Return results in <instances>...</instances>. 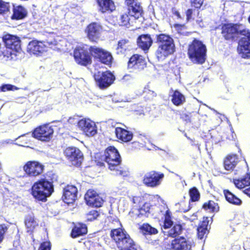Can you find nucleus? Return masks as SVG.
<instances>
[{
    "mask_svg": "<svg viewBox=\"0 0 250 250\" xmlns=\"http://www.w3.org/2000/svg\"><path fill=\"white\" fill-rule=\"evenodd\" d=\"M65 43V41L62 37L52 35L46 41L33 40L30 42L27 47V51L31 55L39 56L46 52L48 47L57 50L63 49Z\"/></svg>",
    "mask_w": 250,
    "mask_h": 250,
    "instance_id": "f257e3e1",
    "label": "nucleus"
},
{
    "mask_svg": "<svg viewBox=\"0 0 250 250\" xmlns=\"http://www.w3.org/2000/svg\"><path fill=\"white\" fill-rule=\"evenodd\" d=\"M103 159L107 163L108 168L114 171V174L127 176L128 174L127 170L120 166L121 163L120 155L115 147L109 146L104 152Z\"/></svg>",
    "mask_w": 250,
    "mask_h": 250,
    "instance_id": "f03ea898",
    "label": "nucleus"
},
{
    "mask_svg": "<svg viewBox=\"0 0 250 250\" xmlns=\"http://www.w3.org/2000/svg\"><path fill=\"white\" fill-rule=\"evenodd\" d=\"M163 210L159 209L156 206L151 205L150 203H146L139 209L140 215H146L147 213H151L156 217H160V214L164 217V223L163 228L164 229L170 228L173 225V221L171 220V213L167 207L162 206Z\"/></svg>",
    "mask_w": 250,
    "mask_h": 250,
    "instance_id": "7ed1b4c3",
    "label": "nucleus"
},
{
    "mask_svg": "<svg viewBox=\"0 0 250 250\" xmlns=\"http://www.w3.org/2000/svg\"><path fill=\"white\" fill-rule=\"evenodd\" d=\"M54 191L51 182L41 179L33 184L31 189V194L36 200L45 202Z\"/></svg>",
    "mask_w": 250,
    "mask_h": 250,
    "instance_id": "20e7f679",
    "label": "nucleus"
},
{
    "mask_svg": "<svg viewBox=\"0 0 250 250\" xmlns=\"http://www.w3.org/2000/svg\"><path fill=\"white\" fill-rule=\"evenodd\" d=\"M110 236L120 250H137L136 245L124 229H112Z\"/></svg>",
    "mask_w": 250,
    "mask_h": 250,
    "instance_id": "39448f33",
    "label": "nucleus"
},
{
    "mask_svg": "<svg viewBox=\"0 0 250 250\" xmlns=\"http://www.w3.org/2000/svg\"><path fill=\"white\" fill-rule=\"evenodd\" d=\"M206 51L205 45L202 42L195 39L189 45L188 53L193 62L202 64L206 60Z\"/></svg>",
    "mask_w": 250,
    "mask_h": 250,
    "instance_id": "423d86ee",
    "label": "nucleus"
},
{
    "mask_svg": "<svg viewBox=\"0 0 250 250\" xmlns=\"http://www.w3.org/2000/svg\"><path fill=\"white\" fill-rule=\"evenodd\" d=\"M248 30L242 24L229 23L222 27V34L226 40L233 39L238 34L243 35Z\"/></svg>",
    "mask_w": 250,
    "mask_h": 250,
    "instance_id": "0eeeda50",
    "label": "nucleus"
},
{
    "mask_svg": "<svg viewBox=\"0 0 250 250\" xmlns=\"http://www.w3.org/2000/svg\"><path fill=\"white\" fill-rule=\"evenodd\" d=\"M3 41L7 50V52L11 56H16L17 53L21 50L20 40L18 37L8 34L3 37Z\"/></svg>",
    "mask_w": 250,
    "mask_h": 250,
    "instance_id": "6e6552de",
    "label": "nucleus"
},
{
    "mask_svg": "<svg viewBox=\"0 0 250 250\" xmlns=\"http://www.w3.org/2000/svg\"><path fill=\"white\" fill-rule=\"evenodd\" d=\"M87 45H80L77 46L74 52V56L76 61L81 65H86L91 62V58L89 54Z\"/></svg>",
    "mask_w": 250,
    "mask_h": 250,
    "instance_id": "1a4fd4ad",
    "label": "nucleus"
},
{
    "mask_svg": "<svg viewBox=\"0 0 250 250\" xmlns=\"http://www.w3.org/2000/svg\"><path fill=\"white\" fill-rule=\"evenodd\" d=\"M164 174L155 171H151L146 173L143 182L147 187L155 188L159 186L164 178Z\"/></svg>",
    "mask_w": 250,
    "mask_h": 250,
    "instance_id": "9d476101",
    "label": "nucleus"
},
{
    "mask_svg": "<svg viewBox=\"0 0 250 250\" xmlns=\"http://www.w3.org/2000/svg\"><path fill=\"white\" fill-rule=\"evenodd\" d=\"M78 126L87 136L92 137L97 133V127L94 122L89 119H82L78 122Z\"/></svg>",
    "mask_w": 250,
    "mask_h": 250,
    "instance_id": "9b49d317",
    "label": "nucleus"
},
{
    "mask_svg": "<svg viewBox=\"0 0 250 250\" xmlns=\"http://www.w3.org/2000/svg\"><path fill=\"white\" fill-rule=\"evenodd\" d=\"M53 129L48 125H43L35 128L32 135L42 141H48L52 137Z\"/></svg>",
    "mask_w": 250,
    "mask_h": 250,
    "instance_id": "f8f14e48",
    "label": "nucleus"
},
{
    "mask_svg": "<svg viewBox=\"0 0 250 250\" xmlns=\"http://www.w3.org/2000/svg\"><path fill=\"white\" fill-rule=\"evenodd\" d=\"M44 166L35 161H28L23 167V170L29 177H37L43 171Z\"/></svg>",
    "mask_w": 250,
    "mask_h": 250,
    "instance_id": "ddd939ff",
    "label": "nucleus"
},
{
    "mask_svg": "<svg viewBox=\"0 0 250 250\" xmlns=\"http://www.w3.org/2000/svg\"><path fill=\"white\" fill-rule=\"evenodd\" d=\"M64 154L71 164L80 166L83 160V155L79 149L75 147H69L64 151Z\"/></svg>",
    "mask_w": 250,
    "mask_h": 250,
    "instance_id": "4468645a",
    "label": "nucleus"
},
{
    "mask_svg": "<svg viewBox=\"0 0 250 250\" xmlns=\"http://www.w3.org/2000/svg\"><path fill=\"white\" fill-rule=\"evenodd\" d=\"M239 42L237 50L239 54L244 58L250 57V31L243 35Z\"/></svg>",
    "mask_w": 250,
    "mask_h": 250,
    "instance_id": "2eb2a0df",
    "label": "nucleus"
},
{
    "mask_svg": "<svg viewBox=\"0 0 250 250\" xmlns=\"http://www.w3.org/2000/svg\"><path fill=\"white\" fill-rule=\"evenodd\" d=\"M90 51L91 55L102 63L106 65L111 64L112 57L109 52L96 46L90 47Z\"/></svg>",
    "mask_w": 250,
    "mask_h": 250,
    "instance_id": "dca6fc26",
    "label": "nucleus"
},
{
    "mask_svg": "<svg viewBox=\"0 0 250 250\" xmlns=\"http://www.w3.org/2000/svg\"><path fill=\"white\" fill-rule=\"evenodd\" d=\"M94 78L97 85L100 88H104L109 86L112 83L114 80L113 75L108 72H98L94 74Z\"/></svg>",
    "mask_w": 250,
    "mask_h": 250,
    "instance_id": "f3484780",
    "label": "nucleus"
},
{
    "mask_svg": "<svg viewBox=\"0 0 250 250\" xmlns=\"http://www.w3.org/2000/svg\"><path fill=\"white\" fill-rule=\"evenodd\" d=\"M102 31V26L96 22L90 23L85 29L87 38L92 42H97L100 38Z\"/></svg>",
    "mask_w": 250,
    "mask_h": 250,
    "instance_id": "a211bd4d",
    "label": "nucleus"
},
{
    "mask_svg": "<svg viewBox=\"0 0 250 250\" xmlns=\"http://www.w3.org/2000/svg\"><path fill=\"white\" fill-rule=\"evenodd\" d=\"M193 244L191 238L180 237L172 241L171 248L173 250H191Z\"/></svg>",
    "mask_w": 250,
    "mask_h": 250,
    "instance_id": "6ab92c4d",
    "label": "nucleus"
},
{
    "mask_svg": "<svg viewBox=\"0 0 250 250\" xmlns=\"http://www.w3.org/2000/svg\"><path fill=\"white\" fill-rule=\"evenodd\" d=\"M175 51L174 43L165 45H159L156 54L159 60H163Z\"/></svg>",
    "mask_w": 250,
    "mask_h": 250,
    "instance_id": "aec40b11",
    "label": "nucleus"
},
{
    "mask_svg": "<svg viewBox=\"0 0 250 250\" xmlns=\"http://www.w3.org/2000/svg\"><path fill=\"white\" fill-rule=\"evenodd\" d=\"M77 188L72 185H68L63 189V200L67 204L73 203L77 194Z\"/></svg>",
    "mask_w": 250,
    "mask_h": 250,
    "instance_id": "412c9836",
    "label": "nucleus"
},
{
    "mask_svg": "<svg viewBox=\"0 0 250 250\" xmlns=\"http://www.w3.org/2000/svg\"><path fill=\"white\" fill-rule=\"evenodd\" d=\"M146 64V61L143 56L135 54L130 58L128 67L129 68L140 70L144 69Z\"/></svg>",
    "mask_w": 250,
    "mask_h": 250,
    "instance_id": "4be33fe9",
    "label": "nucleus"
},
{
    "mask_svg": "<svg viewBox=\"0 0 250 250\" xmlns=\"http://www.w3.org/2000/svg\"><path fill=\"white\" fill-rule=\"evenodd\" d=\"M115 133L117 138L124 142L131 141L133 137L132 132L121 127H116L115 130Z\"/></svg>",
    "mask_w": 250,
    "mask_h": 250,
    "instance_id": "5701e85b",
    "label": "nucleus"
},
{
    "mask_svg": "<svg viewBox=\"0 0 250 250\" xmlns=\"http://www.w3.org/2000/svg\"><path fill=\"white\" fill-rule=\"evenodd\" d=\"M239 161L238 156L236 154L228 155L224 161V167L227 170H232L236 167Z\"/></svg>",
    "mask_w": 250,
    "mask_h": 250,
    "instance_id": "b1692460",
    "label": "nucleus"
},
{
    "mask_svg": "<svg viewBox=\"0 0 250 250\" xmlns=\"http://www.w3.org/2000/svg\"><path fill=\"white\" fill-rule=\"evenodd\" d=\"M152 40L149 35H142L137 40L138 46L144 51L147 50L151 46Z\"/></svg>",
    "mask_w": 250,
    "mask_h": 250,
    "instance_id": "393cba45",
    "label": "nucleus"
},
{
    "mask_svg": "<svg viewBox=\"0 0 250 250\" xmlns=\"http://www.w3.org/2000/svg\"><path fill=\"white\" fill-rule=\"evenodd\" d=\"M100 6V10L104 13L106 11L112 12L115 9L113 1L111 0H97Z\"/></svg>",
    "mask_w": 250,
    "mask_h": 250,
    "instance_id": "a878e982",
    "label": "nucleus"
},
{
    "mask_svg": "<svg viewBox=\"0 0 250 250\" xmlns=\"http://www.w3.org/2000/svg\"><path fill=\"white\" fill-rule=\"evenodd\" d=\"M128 11L129 15L134 18L135 20L142 17L143 9L139 2L129 7Z\"/></svg>",
    "mask_w": 250,
    "mask_h": 250,
    "instance_id": "bb28decb",
    "label": "nucleus"
},
{
    "mask_svg": "<svg viewBox=\"0 0 250 250\" xmlns=\"http://www.w3.org/2000/svg\"><path fill=\"white\" fill-rule=\"evenodd\" d=\"M24 223L28 232H33L38 226V223L33 215H29L25 219Z\"/></svg>",
    "mask_w": 250,
    "mask_h": 250,
    "instance_id": "cd10ccee",
    "label": "nucleus"
},
{
    "mask_svg": "<svg viewBox=\"0 0 250 250\" xmlns=\"http://www.w3.org/2000/svg\"><path fill=\"white\" fill-rule=\"evenodd\" d=\"M26 14L27 11L23 7L20 5L14 6L12 18L16 20L22 19L26 16Z\"/></svg>",
    "mask_w": 250,
    "mask_h": 250,
    "instance_id": "c85d7f7f",
    "label": "nucleus"
},
{
    "mask_svg": "<svg viewBox=\"0 0 250 250\" xmlns=\"http://www.w3.org/2000/svg\"><path fill=\"white\" fill-rule=\"evenodd\" d=\"M87 232V230L85 225L80 224L72 229L71 235L73 238H76L86 234Z\"/></svg>",
    "mask_w": 250,
    "mask_h": 250,
    "instance_id": "c756f323",
    "label": "nucleus"
},
{
    "mask_svg": "<svg viewBox=\"0 0 250 250\" xmlns=\"http://www.w3.org/2000/svg\"><path fill=\"white\" fill-rule=\"evenodd\" d=\"M234 183L237 188L240 189L249 186L250 185V174L247 173L245 177L241 180H234Z\"/></svg>",
    "mask_w": 250,
    "mask_h": 250,
    "instance_id": "7c9ffc66",
    "label": "nucleus"
},
{
    "mask_svg": "<svg viewBox=\"0 0 250 250\" xmlns=\"http://www.w3.org/2000/svg\"><path fill=\"white\" fill-rule=\"evenodd\" d=\"M129 46L130 42L128 40L125 39L120 40L116 48L117 53L124 54Z\"/></svg>",
    "mask_w": 250,
    "mask_h": 250,
    "instance_id": "2f4dec72",
    "label": "nucleus"
},
{
    "mask_svg": "<svg viewBox=\"0 0 250 250\" xmlns=\"http://www.w3.org/2000/svg\"><path fill=\"white\" fill-rule=\"evenodd\" d=\"M171 101L174 104L176 105H179L184 103L185 98L184 96L179 91L175 90L172 94Z\"/></svg>",
    "mask_w": 250,
    "mask_h": 250,
    "instance_id": "473e14b6",
    "label": "nucleus"
},
{
    "mask_svg": "<svg viewBox=\"0 0 250 250\" xmlns=\"http://www.w3.org/2000/svg\"><path fill=\"white\" fill-rule=\"evenodd\" d=\"M224 194L226 200L229 203L235 205H240L241 204V200L229 190H224Z\"/></svg>",
    "mask_w": 250,
    "mask_h": 250,
    "instance_id": "72a5a7b5",
    "label": "nucleus"
},
{
    "mask_svg": "<svg viewBox=\"0 0 250 250\" xmlns=\"http://www.w3.org/2000/svg\"><path fill=\"white\" fill-rule=\"evenodd\" d=\"M141 232L144 235L156 234L158 233V230L148 224H144L140 228Z\"/></svg>",
    "mask_w": 250,
    "mask_h": 250,
    "instance_id": "f704fd0d",
    "label": "nucleus"
},
{
    "mask_svg": "<svg viewBox=\"0 0 250 250\" xmlns=\"http://www.w3.org/2000/svg\"><path fill=\"white\" fill-rule=\"evenodd\" d=\"M157 41L159 45H165L174 43L173 39L169 35L161 34L157 36Z\"/></svg>",
    "mask_w": 250,
    "mask_h": 250,
    "instance_id": "c9c22d12",
    "label": "nucleus"
},
{
    "mask_svg": "<svg viewBox=\"0 0 250 250\" xmlns=\"http://www.w3.org/2000/svg\"><path fill=\"white\" fill-rule=\"evenodd\" d=\"M103 201V199L98 195L95 196L94 198H91L90 199L86 201V202L89 206L94 207H100L102 206Z\"/></svg>",
    "mask_w": 250,
    "mask_h": 250,
    "instance_id": "e433bc0d",
    "label": "nucleus"
},
{
    "mask_svg": "<svg viewBox=\"0 0 250 250\" xmlns=\"http://www.w3.org/2000/svg\"><path fill=\"white\" fill-rule=\"evenodd\" d=\"M183 230V228L181 225L175 224L168 231V235L172 237H175L180 235Z\"/></svg>",
    "mask_w": 250,
    "mask_h": 250,
    "instance_id": "4c0bfd02",
    "label": "nucleus"
},
{
    "mask_svg": "<svg viewBox=\"0 0 250 250\" xmlns=\"http://www.w3.org/2000/svg\"><path fill=\"white\" fill-rule=\"evenodd\" d=\"M203 208L206 210H209L212 212H216L219 210L218 204L212 201H209L208 203H205L203 205Z\"/></svg>",
    "mask_w": 250,
    "mask_h": 250,
    "instance_id": "58836bf2",
    "label": "nucleus"
},
{
    "mask_svg": "<svg viewBox=\"0 0 250 250\" xmlns=\"http://www.w3.org/2000/svg\"><path fill=\"white\" fill-rule=\"evenodd\" d=\"M175 207L180 211L186 212L190 209L189 201H184L175 204Z\"/></svg>",
    "mask_w": 250,
    "mask_h": 250,
    "instance_id": "ea45409f",
    "label": "nucleus"
},
{
    "mask_svg": "<svg viewBox=\"0 0 250 250\" xmlns=\"http://www.w3.org/2000/svg\"><path fill=\"white\" fill-rule=\"evenodd\" d=\"M207 225L206 224V222L204 221L202 225L199 227L197 229L198 236L200 239H202L204 237V235L207 232Z\"/></svg>",
    "mask_w": 250,
    "mask_h": 250,
    "instance_id": "a19ab883",
    "label": "nucleus"
},
{
    "mask_svg": "<svg viewBox=\"0 0 250 250\" xmlns=\"http://www.w3.org/2000/svg\"><path fill=\"white\" fill-rule=\"evenodd\" d=\"M130 21V19L129 18L128 15L125 14L120 16L118 20V23L121 26H127V25L131 24Z\"/></svg>",
    "mask_w": 250,
    "mask_h": 250,
    "instance_id": "79ce46f5",
    "label": "nucleus"
},
{
    "mask_svg": "<svg viewBox=\"0 0 250 250\" xmlns=\"http://www.w3.org/2000/svg\"><path fill=\"white\" fill-rule=\"evenodd\" d=\"M189 195L192 201H198L199 199L200 194L197 188H194L189 190Z\"/></svg>",
    "mask_w": 250,
    "mask_h": 250,
    "instance_id": "37998d69",
    "label": "nucleus"
},
{
    "mask_svg": "<svg viewBox=\"0 0 250 250\" xmlns=\"http://www.w3.org/2000/svg\"><path fill=\"white\" fill-rule=\"evenodd\" d=\"M10 4L8 2L0 0V14H3L8 12Z\"/></svg>",
    "mask_w": 250,
    "mask_h": 250,
    "instance_id": "c03bdc74",
    "label": "nucleus"
},
{
    "mask_svg": "<svg viewBox=\"0 0 250 250\" xmlns=\"http://www.w3.org/2000/svg\"><path fill=\"white\" fill-rule=\"evenodd\" d=\"M99 215V214L97 211L95 210H92L87 214L86 218L87 220L92 221L96 219Z\"/></svg>",
    "mask_w": 250,
    "mask_h": 250,
    "instance_id": "a18cd8bd",
    "label": "nucleus"
},
{
    "mask_svg": "<svg viewBox=\"0 0 250 250\" xmlns=\"http://www.w3.org/2000/svg\"><path fill=\"white\" fill-rule=\"evenodd\" d=\"M0 89L1 91H6L9 90H17L19 89V88L17 87H16L15 85L10 84H6L2 85L0 87Z\"/></svg>",
    "mask_w": 250,
    "mask_h": 250,
    "instance_id": "49530a36",
    "label": "nucleus"
},
{
    "mask_svg": "<svg viewBox=\"0 0 250 250\" xmlns=\"http://www.w3.org/2000/svg\"><path fill=\"white\" fill-rule=\"evenodd\" d=\"M97 192L92 189L88 190L84 196V199L86 201L90 199L91 198H94L95 196L98 195Z\"/></svg>",
    "mask_w": 250,
    "mask_h": 250,
    "instance_id": "de8ad7c7",
    "label": "nucleus"
},
{
    "mask_svg": "<svg viewBox=\"0 0 250 250\" xmlns=\"http://www.w3.org/2000/svg\"><path fill=\"white\" fill-rule=\"evenodd\" d=\"M7 229V228L5 225H0V242H1L3 239V235L4 233Z\"/></svg>",
    "mask_w": 250,
    "mask_h": 250,
    "instance_id": "09e8293b",
    "label": "nucleus"
},
{
    "mask_svg": "<svg viewBox=\"0 0 250 250\" xmlns=\"http://www.w3.org/2000/svg\"><path fill=\"white\" fill-rule=\"evenodd\" d=\"M204 0H191V4L195 8H200L203 3Z\"/></svg>",
    "mask_w": 250,
    "mask_h": 250,
    "instance_id": "8fccbe9b",
    "label": "nucleus"
},
{
    "mask_svg": "<svg viewBox=\"0 0 250 250\" xmlns=\"http://www.w3.org/2000/svg\"><path fill=\"white\" fill-rule=\"evenodd\" d=\"M39 250H50V242H45L42 243Z\"/></svg>",
    "mask_w": 250,
    "mask_h": 250,
    "instance_id": "3c124183",
    "label": "nucleus"
},
{
    "mask_svg": "<svg viewBox=\"0 0 250 250\" xmlns=\"http://www.w3.org/2000/svg\"><path fill=\"white\" fill-rule=\"evenodd\" d=\"M14 141L10 139H7L2 140L0 142V146L3 147L7 144H12L14 143Z\"/></svg>",
    "mask_w": 250,
    "mask_h": 250,
    "instance_id": "603ef678",
    "label": "nucleus"
},
{
    "mask_svg": "<svg viewBox=\"0 0 250 250\" xmlns=\"http://www.w3.org/2000/svg\"><path fill=\"white\" fill-rule=\"evenodd\" d=\"M174 27L179 33H180V34L184 33L183 32H182V31L185 29L184 25L175 24L174 25Z\"/></svg>",
    "mask_w": 250,
    "mask_h": 250,
    "instance_id": "864d4df0",
    "label": "nucleus"
},
{
    "mask_svg": "<svg viewBox=\"0 0 250 250\" xmlns=\"http://www.w3.org/2000/svg\"><path fill=\"white\" fill-rule=\"evenodd\" d=\"M184 217L186 220H189L191 222H192V221H194V220H196L197 219V215H196V214L195 213H193L190 216L184 215Z\"/></svg>",
    "mask_w": 250,
    "mask_h": 250,
    "instance_id": "5fc2aeb1",
    "label": "nucleus"
},
{
    "mask_svg": "<svg viewBox=\"0 0 250 250\" xmlns=\"http://www.w3.org/2000/svg\"><path fill=\"white\" fill-rule=\"evenodd\" d=\"M27 135L29 136V137L25 135H21L18 138H16L15 140H17L18 139L21 138L23 139V141L25 142V144H27V142L29 141V140L28 138L31 137V136H33L32 135V134L31 135L29 133L27 134Z\"/></svg>",
    "mask_w": 250,
    "mask_h": 250,
    "instance_id": "6e6d98bb",
    "label": "nucleus"
},
{
    "mask_svg": "<svg viewBox=\"0 0 250 250\" xmlns=\"http://www.w3.org/2000/svg\"><path fill=\"white\" fill-rule=\"evenodd\" d=\"M79 121L78 119L76 117H70L68 120V122L71 124H75L76 123L78 124Z\"/></svg>",
    "mask_w": 250,
    "mask_h": 250,
    "instance_id": "4d7b16f0",
    "label": "nucleus"
},
{
    "mask_svg": "<svg viewBox=\"0 0 250 250\" xmlns=\"http://www.w3.org/2000/svg\"><path fill=\"white\" fill-rule=\"evenodd\" d=\"M142 199L140 196H135L132 198V202L134 204H139Z\"/></svg>",
    "mask_w": 250,
    "mask_h": 250,
    "instance_id": "13d9d810",
    "label": "nucleus"
},
{
    "mask_svg": "<svg viewBox=\"0 0 250 250\" xmlns=\"http://www.w3.org/2000/svg\"><path fill=\"white\" fill-rule=\"evenodd\" d=\"M138 2L137 0H126V3L129 7L133 5L134 4Z\"/></svg>",
    "mask_w": 250,
    "mask_h": 250,
    "instance_id": "bf43d9fd",
    "label": "nucleus"
},
{
    "mask_svg": "<svg viewBox=\"0 0 250 250\" xmlns=\"http://www.w3.org/2000/svg\"><path fill=\"white\" fill-rule=\"evenodd\" d=\"M192 14V10L191 9H188L186 12V15L187 17V19L188 20L191 16Z\"/></svg>",
    "mask_w": 250,
    "mask_h": 250,
    "instance_id": "052dcab7",
    "label": "nucleus"
},
{
    "mask_svg": "<svg viewBox=\"0 0 250 250\" xmlns=\"http://www.w3.org/2000/svg\"><path fill=\"white\" fill-rule=\"evenodd\" d=\"M244 192L250 197V188H246L244 190Z\"/></svg>",
    "mask_w": 250,
    "mask_h": 250,
    "instance_id": "680f3d73",
    "label": "nucleus"
},
{
    "mask_svg": "<svg viewBox=\"0 0 250 250\" xmlns=\"http://www.w3.org/2000/svg\"><path fill=\"white\" fill-rule=\"evenodd\" d=\"M150 199H155V200H159L160 199V197L156 195H151L150 197Z\"/></svg>",
    "mask_w": 250,
    "mask_h": 250,
    "instance_id": "e2e57ef3",
    "label": "nucleus"
},
{
    "mask_svg": "<svg viewBox=\"0 0 250 250\" xmlns=\"http://www.w3.org/2000/svg\"><path fill=\"white\" fill-rule=\"evenodd\" d=\"M175 15L179 18H180V15L178 12H176L175 13Z\"/></svg>",
    "mask_w": 250,
    "mask_h": 250,
    "instance_id": "0e129e2a",
    "label": "nucleus"
},
{
    "mask_svg": "<svg viewBox=\"0 0 250 250\" xmlns=\"http://www.w3.org/2000/svg\"><path fill=\"white\" fill-rule=\"evenodd\" d=\"M214 112H215L217 114H220L216 110L214 109H211Z\"/></svg>",
    "mask_w": 250,
    "mask_h": 250,
    "instance_id": "69168bd1",
    "label": "nucleus"
},
{
    "mask_svg": "<svg viewBox=\"0 0 250 250\" xmlns=\"http://www.w3.org/2000/svg\"><path fill=\"white\" fill-rule=\"evenodd\" d=\"M248 21H249V23H250V16H249V17L248 18Z\"/></svg>",
    "mask_w": 250,
    "mask_h": 250,
    "instance_id": "338daca9",
    "label": "nucleus"
},
{
    "mask_svg": "<svg viewBox=\"0 0 250 250\" xmlns=\"http://www.w3.org/2000/svg\"><path fill=\"white\" fill-rule=\"evenodd\" d=\"M18 145L20 146H24V145L23 144H19Z\"/></svg>",
    "mask_w": 250,
    "mask_h": 250,
    "instance_id": "774afa93",
    "label": "nucleus"
}]
</instances>
